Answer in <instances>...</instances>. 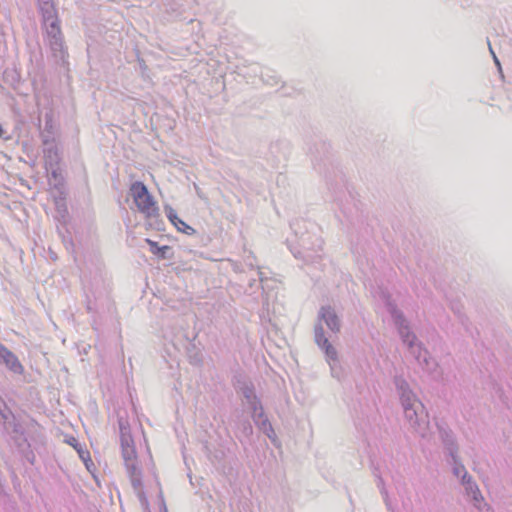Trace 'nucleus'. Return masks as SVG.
I'll return each mask as SVG.
<instances>
[{"label":"nucleus","instance_id":"obj_1","mask_svg":"<svg viewBox=\"0 0 512 512\" xmlns=\"http://www.w3.org/2000/svg\"><path fill=\"white\" fill-rule=\"evenodd\" d=\"M396 386L406 420L411 428L421 437H426L429 430L428 413L422 402L411 390L408 382L402 376H395Z\"/></svg>","mask_w":512,"mask_h":512},{"label":"nucleus","instance_id":"obj_2","mask_svg":"<svg viewBox=\"0 0 512 512\" xmlns=\"http://www.w3.org/2000/svg\"><path fill=\"white\" fill-rule=\"evenodd\" d=\"M290 226L298 239L299 245V249H291L293 255L307 263H313L320 259L323 240L319 235L317 224L305 219H296L291 222Z\"/></svg>","mask_w":512,"mask_h":512},{"label":"nucleus","instance_id":"obj_3","mask_svg":"<svg viewBox=\"0 0 512 512\" xmlns=\"http://www.w3.org/2000/svg\"><path fill=\"white\" fill-rule=\"evenodd\" d=\"M387 311L390 313L394 325L402 342L407 346L409 353L417 363L425 370L432 371L436 367V362L429 356V352L417 340L416 335L411 331L410 326L403 313L392 302H387Z\"/></svg>","mask_w":512,"mask_h":512},{"label":"nucleus","instance_id":"obj_4","mask_svg":"<svg viewBox=\"0 0 512 512\" xmlns=\"http://www.w3.org/2000/svg\"><path fill=\"white\" fill-rule=\"evenodd\" d=\"M120 444L122 457L129 478H134L136 485H139V475L142 474L141 469L137 465L136 449L134 440L131 435L130 425L126 419L119 417Z\"/></svg>","mask_w":512,"mask_h":512},{"label":"nucleus","instance_id":"obj_5","mask_svg":"<svg viewBox=\"0 0 512 512\" xmlns=\"http://www.w3.org/2000/svg\"><path fill=\"white\" fill-rule=\"evenodd\" d=\"M130 191L137 208L141 213L145 214L147 218H153L159 215V209L153 197L142 182H134L131 185Z\"/></svg>","mask_w":512,"mask_h":512},{"label":"nucleus","instance_id":"obj_6","mask_svg":"<svg viewBox=\"0 0 512 512\" xmlns=\"http://www.w3.org/2000/svg\"><path fill=\"white\" fill-rule=\"evenodd\" d=\"M460 483L464 487L465 496L478 512H494L493 508L485 501L478 484L471 475L465 476L464 474Z\"/></svg>","mask_w":512,"mask_h":512},{"label":"nucleus","instance_id":"obj_7","mask_svg":"<svg viewBox=\"0 0 512 512\" xmlns=\"http://www.w3.org/2000/svg\"><path fill=\"white\" fill-rule=\"evenodd\" d=\"M317 345L325 353L332 376L334 378L340 379L342 376V369L339 365L337 351L329 342L328 337L325 335V332H323L320 326L317 329Z\"/></svg>","mask_w":512,"mask_h":512},{"label":"nucleus","instance_id":"obj_8","mask_svg":"<svg viewBox=\"0 0 512 512\" xmlns=\"http://www.w3.org/2000/svg\"><path fill=\"white\" fill-rule=\"evenodd\" d=\"M326 325L331 334H338L341 329V320L336 314L334 308L330 305L322 306L318 311L317 323L314 328L315 342L317 343V329L320 326L324 331L323 325Z\"/></svg>","mask_w":512,"mask_h":512},{"label":"nucleus","instance_id":"obj_9","mask_svg":"<svg viewBox=\"0 0 512 512\" xmlns=\"http://www.w3.org/2000/svg\"><path fill=\"white\" fill-rule=\"evenodd\" d=\"M50 49L54 57L63 59L65 56L64 40L60 29V22L44 25Z\"/></svg>","mask_w":512,"mask_h":512},{"label":"nucleus","instance_id":"obj_10","mask_svg":"<svg viewBox=\"0 0 512 512\" xmlns=\"http://www.w3.org/2000/svg\"><path fill=\"white\" fill-rule=\"evenodd\" d=\"M439 438L443 443L445 452L448 456L458 454L459 446L453 431L444 424H437Z\"/></svg>","mask_w":512,"mask_h":512},{"label":"nucleus","instance_id":"obj_11","mask_svg":"<svg viewBox=\"0 0 512 512\" xmlns=\"http://www.w3.org/2000/svg\"><path fill=\"white\" fill-rule=\"evenodd\" d=\"M42 142L45 146L43 153L46 169L48 170V168L56 167L60 162V155L56 145L54 144V139H50L48 136L43 134Z\"/></svg>","mask_w":512,"mask_h":512},{"label":"nucleus","instance_id":"obj_12","mask_svg":"<svg viewBox=\"0 0 512 512\" xmlns=\"http://www.w3.org/2000/svg\"><path fill=\"white\" fill-rule=\"evenodd\" d=\"M253 434L252 425L242 414H237L235 419V435L240 442L249 440Z\"/></svg>","mask_w":512,"mask_h":512},{"label":"nucleus","instance_id":"obj_13","mask_svg":"<svg viewBox=\"0 0 512 512\" xmlns=\"http://www.w3.org/2000/svg\"><path fill=\"white\" fill-rule=\"evenodd\" d=\"M38 7L44 25L59 22L57 10L52 0H38Z\"/></svg>","mask_w":512,"mask_h":512},{"label":"nucleus","instance_id":"obj_14","mask_svg":"<svg viewBox=\"0 0 512 512\" xmlns=\"http://www.w3.org/2000/svg\"><path fill=\"white\" fill-rule=\"evenodd\" d=\"M0 363H4L14 373H21L23 367L18 358L0 343Z\"/></svg>","mask_w":512,"mask_h":512},{"label":"nucleus","instance_id":"obj_15","mask_svg":"<svg viewBox=\"0 0 512 512\" xmlns=\"http://www.w3.org/2000/svg\"><path fill=\"white\" fill-rule=\"evenodd\" d=\"M449 457L450 460H448V462L452 466V473L455 477L459 478L461 482L464 474L465 476H469L470 474L467 472L465 466L462 464L458 454Z\"/></svg>","mask_w":512,"mask_h":512},{"label":"nucleus","instance_id":"obj_16","mask_svg":"<svg viewBox=\"0 0 512 512\" xmlns=\"http://www.w3.org/2000/svg\"><path fill=\"white\" fill-rule=\"evenodd\" d=\"M309 153L312 159L317 160L318 158L326 157L328 154V145L323 141H318L309 147Z\"/></svg>","mask_w":512,"mask_h":512},{"label":"nucleus","instance_id":"obj_17","mask_svg":"<svg viewBox=\"0 0 512 512\" xmlns=\"http://www.w3.org/2000/svg\"><path fill=\"white\" fill-rule=\"evenodd\" d=\"M130 481H131V485H132L133 489L136 492L139 502L145 509H147L149 506V502H148L147 496L143 490L142 474L139 475V485L135 484L134 478H130Z\"/></svg>","mask_w":512,"mask_h":512},{"label":"nucleus","instance_id":"obj_18","mask_svg":"<svg viewBox=\"0 0 512 512\" xmlns=\"http://www.w3.org/2000/svg\"><path fill=\"white\" fill-rule=\"evenodd\" d=\"M147 243L150 246V251L157 257L161 259H167L169 256L167 255V252L171 250L169 246H158L157 242L152 241L150 239H146Z\"/></svg>","mask_w":512,"mask_h":512},{"label":"nucleus","instance_id":"obj_19","mask_svg":"<svg viewBox=\"0 0 512 512\" xmlns=\"http://www.w3.org/2000/svg\"><path fill=\"white\" fill-rule=\"evenodd\" d=\"M256 426L270 439L275 436L274 429L268 418L257 422Z\"/></svg>","mask_w":512,"mask_h":512},{"label":"nucleus","instance_id":"obj_20","mask_svg":"<svg viewBox=\"0 0 512 512\" xmlns=\"http://www.w3.org/2000/svg\"><path fill=\"white\" fill-rule=\"evenodd\" d=\"M86 310L89 313H97L99 311L98 299L94 296V299H91L89 295L86 296Z\"/></svg>","mask_w":512,"mask_h":512},{"label":"nucleus","instance_id":"obj_21","mask_svg":"<svg viewBox=\"0 0 512 512\" xmlns=\"http://www.w3.org/2000/svg\"><path fill=\"white\" fill-rule=\"evenodd\" d=\"M178 231L185 233L187 235H192L195 233V229L185 223L183 220L179 219L174 225Z\"/></svg>","mask_w":512,"mask_h":512},{"label":"nucleus","instance_id":"obj_22","mask_svg":"<svg viewBox=\"0 0 512 512\" xmlns=\"http://www.w3.org/2000/svg\"><path fill=\"white\" fill-rule=\"evenodd\" d=\"M45 134L50 139L53 138V126H52V117L49 114H46L45 116V130L41 133V136Z\"/></svg>","mask_w":512,"mask_h":512},{"label":"nucleus","instance_id":"obj_23","mask_svg":"<svg viewBox=\"0 0 512 512\" xmlns=\"http://www.w3.org/2000/svg\"><path fill=\"white\" fill-rule=\"evenodd\" d=\"M165 213H166L167 218L171 221V223L173 225H175L176 222L180 219L177 216L176 211L170 206H165Z\"/></svg>","mask_w":512,"mask_h":512},{"label":"nucleus","instance_id":"obj_24","mask_svg":"<svg viewBox=\"0 0 512 512\" xmlns=\"http://www.w3.org/2000/svg\"><path fill=\"white\" fill-rule=\"evenodd\" d=\"M242 394L244 398L246 399L247 403L255 399L257 396L254 394L253 387L250 386H244L242 388Z\"/></svg>","mask_w":512,"mask_h":512},{"label":"nucleus","instance_id":"obj_25","mask_svg":"<svg viewBox=\"0 0 512 512\" xmlns=\"http://www.w3.org/2000/svg\"><path fill=\"white\" fill-rule=\"evenodd\" d=\"M79 443L76 442L75 448L77 449L80 458L84 461L86 467L89 469L88 460L90 461V455L87 450H83L81 447H79Z\"/></svg>","mask_w":512,"mask_h":512},{"label":"nucleus","instance_id":"obj_26","mask_svg":"<svg viewBox=\"0 0 512 512\" xmlns=\"http://www.w3.org/2000/svg\"><path fill=\"white\" fill-rule=\"evenodd\" d=\"M248 405H249L250 409L252 410V414L263 410L261 401L258 399V397H256L252 401L248 402Z\"/></svg>","mask_w":512,"mask_h":512},{"label":"nucleus","instance_id":"obj_27","mask_svg":"<svg viewBox=\"0 0 512 512\" xmlns=\"http://www.w3.org/2000/svg\"><path fill=\"white\" fill-rule=\"evenodd\" d=\"M280 146H281L280 143H275V144H272L270 146V152L272 154H275L276 157L278 158V160H280V158H285L286 157V153L285 152H283V153H281V155H279L280 154Z\"/></svg>","mask_w":512,"mask_h":512},{"label":"nucleus","instance_id":"obj_28","mask_svg":"<svg viewBox=\"0 0 512 512\" xmlns=\"http://www.w3.org/2000/svg\"><path fill=\"white\" fill-rule=\"evenodd\" d=\"M258 280H259V285H257V288L261 287L263 290L266 289V283L268 282V277L262 272V271H258Z\"/></svg>","mask_w":512,"mask_h":512},{"label":"nucleus","instance_id":"obj_29","mask_svg":"<svg viewBox=\"0 0 512 512\" xmlns=\"http://www.w3.org/2000/svg\"><path fill=\"white\" fill-rule=\"evenodd\" d=\"M244 261H245V264H246L247 266H249L251 269H253L254 267H256V265H255V257L252 255V253H249V254L245 257Z\"/></svg>","mask_w":512,"mask_h":512},{"label":"nucleus","instance_id":"obj_30","mask_svg":"<svg viewBox=\"0 0 512 512\" xmlns=\"http://www.w3.org/2000/svg\"><path fill=\"white\" fill-rule=\"evenodd\" d=\"M252 418L254 420V423L257 424V422L264 420L265 418H267V416L265 415L264 410H261L257 413H253Z\"/></svg>","mask_w":512,"mask_h":512},{"label":"nucleus","instance_id":"obj_31","mask_svg":"<svg viewBox=\"0 0 512 512\" xmlns=\"http://www.w3.org/2000/svg\"><path fill=\"white\" fill-rule=\"evenodd\" d=\"M488 46H489V50H490V52H491V54H492V56H493V59H494V61H495V64H496L498 67H500V62H499V60L497 59V57H496V55H495L494 51L492 50V47H491V45H490V42H489V41H488Z\"/></svg>","mask_w":512,"mask_h":512},{"label":"nucleus","instance_id":"obj_32","mask_svg":"<svg viewBox=\"0 0 512 512\" xmlns=\"http://www.w3.org/2000/svg\"><path fill=\"white\" fill-rule=\"evenodd\" d=\"M150 462H151V473H152V475L154 476V478L156 479V483H157V485L159 486V485H160V483H159V481H158V479H157V475H156V472H155V466H154V464H153V462H152V459H151V458H150Z\"/></svg>","mask_w":512,"mask_h":512},{"label":"nucleus","instance_id":"obj_33","mask_svg":"<svg viewBox=\"0 0 512 512\" xmlns=\"http://www.w3.org/2000/svg\"><path fill=\"white\" fill-rule=\"evenodd\" d=\"M49 169L51 170V176L56 179L58 177V171L55 169V167Z\"/></svg>","mask_w":512,"mask_h":512},{"label":"nucleus","instance_id":"obj_34","mask_svg":"<svg viewBox=\"0 0 512 512\" xmlns=\"http://www.w3.org/2000/svg\"><path fill=\"white\" fill-rule=\"evenodd\" d=\"M160 499H161V502H162V505H163V510L164 512H168L167 511V508H166V505L164 503V499H163V496H162V492L160 491V495H159Z\"/></svg>","mask_w":512,"mask_h":512},{"label":"nucleus","instance_id":"obj_35","mask_svg":"<svg viewBox=\"0 0 512 512\" xmlns=\"http://www.w3.org/2000/svg\"><path fill=\"white\" fill-rule=\"evenodd\" d=\"M255 284H256V280H255V279L251 280V281L249 282V287H250V289H252V288H253V286H254Z\"/></svg>","mask_w":512,"mask_h":512},{"label":"nucleus","instance_id":"obj_36","mask_svg":"<svg viewBox=\"0 0 512 512\" xmlns=\"http://www.w3.org/2000/svg\"><path fill=\"white\" fill-rule=\"evenodd\" d=\"M380 485H381V486H383V480H382V478H379L378 486H380Z\"/></svg>","mask_w":512,"mask_h":512},{"label":"nucleus","instance_id":"obj_37","mask_svg":"<svg viewBox=\"0 0 512 512\" xmlns=\"http://www.w3.org/2000/svg\"><path fill=\"white\" fill-rule=\"evenodd\" d=\"M3 132H4V131H3V129H2V126L0 125V138H1V137H2V135H3Z\"/></svg>","mask_w":512,"mask_h":512},{"label":"nucleus","instance_id":"obj_38","mask_svg":"<svg viewBox=\"0 0 512 512\" xmlns=\"http://www.w3.org/2000/svg\"><path fill=\"white\" fill-rule=\"evenodd\" d=\"M76 442H77L76 439L73 438V441H71V444L75 447Z\"/></svg>","mask_w":512,"mask_h":512},{"label":"nucleus","instance_id":"obj_39","mask_svg":"<svg viewBox=\"0 0 512 512\" xmlns=\"http://www.w3.org/2000/svg\"><path fill=\"white\" fill-rule=\"evenodd\" d=\"M381 493H385L386 494V491H385V489L383 487L381 489Z\"/></svg>","mask_w":512,"mask_h":512}]
</instances>
